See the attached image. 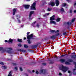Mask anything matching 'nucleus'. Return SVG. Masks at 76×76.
I'll return each mask as SVG.
<instances>
[{
	"label": "nucleus",
	"mask_w": 76,
	"mask_h": 76,
	"mask_svg": "<svg viewBox=\"0 0 76 76\" xmlns=\"http://www.w3.org/2000/svg\"><path fill=\"white\" fill-rule=\"evenodd\" d=\"M12 50V48H6L3 49V51L4 53L6 52L7 53H10V54H12V53H13V51Z\"/></svg>",
	"instance_id": "1"
},
{
	"label": "nucleus",
	"mask_w": 76,
	"mask_h": 76,
	"mask_svg": "<svg viewBox=\"0 0 76 76\" xmlns=\"http://www.w3.org/2000/svg\"><path fill=\"white\" fill-rule=\"evenodd\" d=\"M54 17H55V16L53 15L52 17H51L50 18V23H53V24H56V23L54 21L55 20V19L54 18Z\"/></svg>",
	"instance_id": "2"
},
{
	"label": "nucleus",
	"mask_w": 76,
	"mask_h": 76,
	"mask_svg": "<svg viewBox=\"0 0 76 76\" xmlns=\"http://www.w3.org/2000/svg\"><path fill=\"white\" fill-rule=\"evenodd\" d=\"M27 38L28 39V44L31 43V41H30V39H33V36L32 34H31L30 35L28 36L27 37Z\"/></svg>",
	"instance_id": "3"
},
{
	"label": "nucleus",
	"mask_w": 76,
	"mask_h": 76,
	"mask_svg": "<svg viewBox=\"0 0 76 76\" xmlns=\"http://www.w3.org/2000/svg\"><path fill=\"white\" fill-rule=\"evenodd\" d=\"M69 69V68L65 66H64L63 65L62 66V70L63 72H67V70Z\"/></svg>",
	"instance_id": "4"
},
{
	"label": "nucleus",
	"mask_w": 76,
	"mask_h": 76,
	"mask_svg": "<svg viewBox=\"0 0 76 76\" xmlns=\"http://www.w3.org/2000/svg\"><path fill=\"white\" fill-rule=\"evenodd\" d=\"M36 4H37L36 2H34L33 4L31 7V10H36V9H35V6L36 5Z\"/></svg>",
	"instance_id": "5"
},
{
	"label": "nucleus",
	"mask_w": 76,
	"mask_h": 76,
	"mask_svg": "<svg viewBox=\"0 0 76 76\" xmlns=\"http://www.w3.org/2000/svg\"><path fill=\"white\" fill-rule=\"evenodd\" d=\"M34 12L33 11H31L30 12L29 17V19H30L31 20L32 19V18H31V16H32V14H33V13H34Z\"/></svg>",
	"instance_id": "6"
},
{
	"label": "nucleus",
	"mask_w": 76,
	"mask_h": 76,
	"mask_svg": "<svg viewBox=\"0 0 76 76\" xmlns=\"http://www.w3.org/2000/svg\"><path fill=\"white\" fill-rule=\"evenodd\" d=\"M16 16L17 18V19L18 20V23H20V21L19 19V18H20V16L19 15H16Z\"/></svg>",
	"instance_id": "7"
},
{
	"label": "nucleus",
	"mask_w": 76,
	"mask_h": 76,
	"mask_svg": "<svg viewBox=\"0 0 76 76\" xmlns=\"http://www.w3.org/2000/svg\"><path fill=\"white\" fill-rule=\"evenodd\" d=\"M49 5H50V6H54L55 5V4H54V3L53 1L50 2L49 3Z\"/></svg>",
	"instance_id": "8"
},
{
	"label": "nucleus",
	"mask_w": 76,
	"mask_h": 76,
	"mask_svg": "<svg viewBox=\"0 0 76 76\" xmlns=\"http://www.w3.org/2000/svg\"><path fill=\"white\" fill-rule=\"evenodd\" d=\"M55 3L56 4V6H58L60 2L58 0H55Z\"/></svg>",
	"instance_id": "9"
},
{
	"label": "nucleus",
	"mask_w": 76,
	"mask_h": 76,
	"mask_svg": "<svg viewBox=\"0 0 76 76\" xmlns=\"http://www.w3.org/2000/svg\"><path fill=\"white\" fill-rule=\"evenodd\" d=\"M23 6L26 9H28L30 6V5H24Z\"/></svg>",
	"instance_id": "10"
},
{
	"label": "nucleus",
	"mask_w": 76,
	"mask_h": 76,
	"mask_svg": "<svg viewBox=\"0 0 76 76\" xmlns=\"http://www.w3.org/2000/svg\"><path fill=\"white\" fill-rule=\"evenodd\" d=\"M40 73H45V70L41 69L40 71Z\"/></svg>",
	"instance_id": "11"
},
{
	"label": "nucleus",
	"mask_w": 76,
	"mask_h": 76,
	"mask_svg": "<svg viewBox=\"0 0 76 76\" xmlns=\"http://www.w3.org/2000/svg\"><path fill=\"white\" fill-rule=\"evenodd\" d=\"M16 12V10L15 9H14L13 10V15H15V13Z\"/></svg>",
	"instance_id": "12"
},
{
	"label": "nucleus",
	"mask_w": 76,
	"mask_h": 76,
	"mask_svg": "<svg viewBox=\"0 0 76 76\" xmlns=\"http://www.w3.org/2000/svg\"><path fill=\"white\" fill-rule=\"evenodd\" d=\"M49 15H50V13H46L43 16L44 17H47V16H48Z\"/></svg>",
	"instance_id": "13"
},
{
	"label": "nucleus",
	"mask_w": 76,
	"mask_h": 76,
	"mask_svg": "<svg viewBox=\"0 0 76 76\" xmlns=\"http://www.w3.org/2000/svg\"><path fill=\"white\" fill-rule=\"evenodd\" d=\"M19 51H21V52H23V53H25L26 52V50H22L21 49H19Z\"/></svg>",
	"instance_id": "14"
},
{
	"label": "nucleus",
	"mask_w": 76,
	"mask_h": 76,
	"mask_svg": "<svg viewBox=\"0 0 76 76\" xmlns=\"http://www.w3.org/2000/svg\"><path fill=\"white\" fill-rule=\"evenodd\" d=\"M51 32H55L56 33V32H59V31L57 30L56 31L55 30H51Z\"/></svg>",
	"instance_id": "15"
},
{
	"label": "nucleus",
	"mask_w": 76,
	"mask_h": 76,
	"mask_svg": "<svg viewBox=\"0 0 76 76\" xmlns=\"http://www.w3.org/2000/svg\"><path fill=\"white\" fill-rule=\"evenodd\" d=\"M55 37H56V36L53 35L50 37V38L51 39H55Z\"/></svg>",
	"instance_id": "16"
},
{
	"label": "nucleus",
	"mask_w": 76,
	"mask_h": 76,
	"mask_svg": "<svg viewBox=\"0 0 76 76\" xmlns=\"http://www.w3.org/2000/svg\"><path fill=\"white\" fill-rule=\"evenodd\" d=\"M60 61L61 62V63H63V62H64L65 61V60L64 59H61L60 60Z\"/></svg>",
	"instance_id": "17"
},
{
	"label": "nucleus",
	"mask_w": 76,
	"mask_h": 76,
	"mask_svg": "<svg viewBox=\"0 0 76 76\" xmlns=\"http://www.w3.org/2000/svg\"><path fill=\"white\" fill-rule=\"evenodd\" d=\"M12 41H13V39H10L8 41L9 43H10V42H12Z\"/></svg>",
	"instance_id": "18"
},
{
	"label": "nucleus",
	"mask_w": 76,
	"mask_h": 76,
	"mask_svg": "<svg viewBox=\"0 0 76 76\" xmlns=\"http://www.w3.org/2000/svg\"><path fill=\"white\" fill-rule=\"evenodd\" d=\"M8 76H12V71H10Z\"/></svg>",
	"instance_id": "19"
},
{
	"label": "nucleus",
	"mask_w": 76,
	"mask_h": 76,
	"mask_svg": "<svg viewBox=\"0 0 76 76\" xmlns=\"http://www.w3.org/2000/svg\"><path fill=\"white\" fill-rule=\"evenodd\" d=\"M24 47L26 48H28V46H27L26 45H24Z\"/></svg>",
	"instance_id": "20"
},
{
	"label": "nucleus",
	"mask_w": 76,
	"mask_h": 76,
	"mask_svg": "<svg viewBox=\"0 0 76 76\" xmlns=\"http://www.w3.org/2000/svg\"><path fill=\"white\" fill-rule=\"evenodd\" d=\"M60 20V18H58L56 20V22H59Z\"/></svg>",
	"instance_id": "21"
},
{
	"label": "nucleus",
	"mask_w": 76,
	"mask_h": 76,
	"mask_svg": "<svg viewBox=\"0 0 76 76\" xmlns=\"http://www.w3.org/2000/svg\"><path fill=\"white\" fill-rule=\"evenodd\" d=\"M52 9L50 8H48L47 10L48 11H51Z\"/></svg>",
	"instance_id": "22"
},
{
	"label": "nucleus",
	"mask_w": 76,
	"mask_h": 76,
	"mask_svg": "<svg viewBox=\"0 0 76 76\" xmlns=\"http://www.w3.org/2000/svg\"><path fill=\"white\" fill-rule=\"evenodd\" d=\"M66 6V4H62V6H63V7H64Z\"/></svg>",
	"instance_id": "23"
},
{
	"label": "nucleus",
	"mask_w": 76,
	"mask_h": 76,
	"mask_svg": "<svg viewBox=\"0 0 76 76\" xmlns=\"http://www.w3.org/2000/svg\"><path fill=\"white\" fill-rule=\"evenodd\" d=\"M75 18H73L71 22H74L75 20Z\"/></svg>",
	"instance_id": "24"
},
{
	"label": "nucleus",
	"mask_w": 76,
	"mask_h": 76,
	"mask_svg": "<svg viewBox=\"0 0 76 76\" xmlns=\"http://www.w3.org/2000/svg\"><path fill=\"white\" fill-rule=\"evenodd\" d=\"M36 23L37 22L36 21L34 22L32 24L33 26H35V23Z\"/></svg>",
	"instance_id": "25"
},
{
	"label": "nucleus",
	"mask_w": 76,
	"mask_h": 76,
	"mask_svg": "<svg viewBox=\"0 0 76 76\" xmlns=\"http://www.w3.org/2000/svg\"><path fill=\"white\" fill-rule=\"evenodd\" d=\"M61 11L62 12H64V9L63 8L61 9Z\"/></svg>",
	"instance_id": "26"
},
{
	"label": "nucleus",
	"mask_w": 76,
	"mask_h": 76,
	"mask_svg": "<svg viewBox=\"0 0 76 76\" xmlns=\"http://www.w3.org/2000/svg\"><path fill=\"white\" fill-rule=\"evenodd\" d=\"M22 39H18V41L19 42H22Z\"/></svg>",
	"instance_id": "27"
},
{
	"label": "nucleus",
	"mask_w": 76,
	"mask_h": 76,
	"mask_svg": "<svg viewBox=\"0 0 76 76\" xmlns=\"http://www.w3.org/2000/svg\"><path fill=\"white\" fill-rule=\"evenodd\" d=\"M2 67H3V69H5L7 68L6 66H2Z\"/></svg>",
	"instance_id": "28"
},
{
	"label": "nucleus",
	"mask_w": 76,
	"mask_h": 76,
	"mask_svg": "<svg viewBox=\"0 0 76 76\" xmlns=\"http://www.w3.org/2000/svg\"><path fill=\"white\" fill-rule=\"evenodd\" d=\"M65 64H70V63L68 62H65Z\"/></svg>",
	"instance_id": "29"
},
{
	"label": "nucleus",
	"mask_w": 76,
	"mask_h": 76,
	"mask_svg": "<svg viewBox=\"0 0 76 76\" xmlns=\"http://www.w3.org/2000/svg\"><path fill=\"white\" fill-rule=\"evenodd\" d=\"M68 73H69L70 74H72V72H71V71H70V70H69L68 71Z\"/></svg>",
	"instance_id": "30"
},
{
	"label": "nucleus",
	"mask_w": 76,
	"mask_h": 76,
	"mask_svg": "<svg viewBox=\"0 0 76 76\" xmlns=\"http://www.w3.org/2000/svg\"><path fill=\"white\" fill-rule=\"evenodd\" d=\"M18 45L19 47H21L22 46V45L21 44H18Z\"/></svg>",
	"instance_id": "31"
},
{
	"label": "nucleus",
	"mask_w": 76,
	"mask_h": 76,
	"mask_svg": "<svg viewBox=\"0 0 76 76\" xmlns=\"http://www.w3.org/2000/svg\"><path fill=\"white\" fill-rule=\"evenodd\" d=\"M0 64H1L2 65H3L4 64V63H3V62H0Z\"/></svg>",
	"instance_id": "32"
},
{
	"label": "nucleus",
	"mask_w": 76,
	"mask_h": 76,
	"mask_svg": "<svg viewBox=\"0 0 76 76\" xmlns=\"http://www.w3.org/2000/svg\"><path fill=\"white\" fill-rule=\"evenodd\" d=\"M68 61H69V62H72V59H70L69 60H68Z\"/></svg>",
	"instance_id": "33"
},
{
	"label": "nucleus",
	"mask_w": 76,
	"mask_h": 76,
	"mask_svg": "<svg viewBox=\"0 0 76 76\" xmlns=\"http://www.w3.org/2000/svg\"><path fill=\"white\" fill-rule=\"evenodd\" d=\"M3 50V47H0V51H1V50Z\"/></svg>",
	"instance_id": "34"
},
{
	"label": "nucleus",
	"mask_w": 76,
	"mask_h": 76,
	"mask_svg": "<svg viewBox=\"0 0 76 76\" xmlns=\"http://www.w3.org/2000/svg\"><path fill=\"white\" fill-rule=\"evenodd\" d=\"M20 71H22V67H20Z\"/></svg>",
	"instance_id": "35"
},
{
	"label": "nucleus",
	"mask_w": 76,
	"mask_h": 76,
	"mask_svg": "<svg viewBox=\"0 0 76 76\" xmlns=\"http://www.w3.org/2000/svg\"><path fill=\"white\" fill-rule=\"evenodd\" d=\"M73 74L74 75H76V72H73Z\"/></svg>",
	"instance_id": "36"
},
{
	"label": "nucleus",
	"mask_w": 76,
	"mask_h": 76,
	"mask_svg": "<svg viewBox=\"0 0 76 76\" xmlns=\"http://www.w3.org/2000/svg\"><path fill=\"white\" fill-rule=\"evenodd\" d=\"M74 64H75V68H76V62H74Z\"/></svg>",
	"instance_id": "37"
},
{
	"label": "nucleus",
	"mask_w": 76,
	"mask_h": 76,
	"mask_svg": "<svg viewBox=\"0 0 76 76\" xmlns=\"http://www.w3.org/2000/svg\"><path fill=\"white\" fill-rule=\"evenodd\" d=\"M64 35H66V32H65L63 34Z\"/></svg>",
	"instance_id": "38"
},
{
	"label": "nucleus",
	"mask_w": 76,
	"mask_h": 76,
	"mask_svg": "<svg viewBox=\"0 0 76 76\" xmlns=\"http://www.w3.org/2000/svg\"><path fill=\"white\" fill-rule=\"evenodd\" d=\"M36 26L37 27V28H39V25L37 24V25H36Z\"/></svg>",
	"instance_id": "39"
},
{
	"label": "nucleus",
	"mask_w": 76,
	"mask_h": 76,
	"mask_svg": "<svg viewBox=\"0 0 76 76\" xmlns=\"http://www.w3.org/2000/svg\"><path fill=\"white\" fill-rule=\"evenodd\" d=\"M15 70H18V68L17 67H15Z\"/></svg>",
	"instance_id": "40"
},
{
	"label": "nucleus",
	"mask_w": 76,
	"mask_h": 76,
	"mask_svg": "<svg viewBox=\"0 0 76 76\" xmlns=\"http://www.w3.org/2000/svg\"><path fill=\"white\" fill-rule=\"evenodd\" d=\"M39 72H38V71L36 70V74H38Z\"/></svg>",
	"instance_id": "41"
},
{
	"label": "nucleus",
	"mask_w": 76,
	"mask_h": 76,
	"mask_svg": "<svg viewBox=\"0 0 76 76\" xmlns=\"http://www.w3.org/2000/svg\"><path fill=\"white\" fill-rule=\"evenodd\" d=\"M70 12L71 13H72V10H71L70 11Z\"/></svg>",
	"instance_id": "42"
},
{
	"label": "nucleus",
	"mask_w": 76,
	"mask_h": 76,
	"mask_svg": "<svg viewBox=\"0 0 76 76\" xmlns=\"http://www.w3.org/2000/svg\"><path fill=\"white\" fill-rule=\"evenodd\" d=\"M5 42H8V41H7V40H6L5 41Z\"/></svg>",
	"instance_id": "43"
},
{
	"label": "nucleus",
	"mask_w": 76,
	"mask_h": 76,
	"mask_svg": "<svg viewBox=\"0 0 76 76\" xmlns=\"http://www.w3.org/2000/svg\"><path fill=\"white\" fill-rule=\"evenodd\" d=\"M66 56V55H64L61 56V57H64V56Z\"/></svg>",
	"instance_id": "44"
},
{
	"label": "nucleus",
	"mask_w": 76,
	"mask_h": 76,
	"mask_svg": "<svg viewBox=\"0 0 76 76\" xmlns=\"http://www.w3.org/2000/svg\"><path fill=\"white\" fill-rule=\"evenodd\" d=\"M30 32H28L27 33V35H29V34Z\"/></svg>",
	"instance_id": "45"
},
{
	"label": "nucleus",
	"mask_w": 76,
	"mask_h": 76,
	"mask_svg": "<svg viewBox=\"0 0 76 76\" xmlns=\"http://www.w3.org/2000/svg\"><path fill=\"white\" fill-rule=\"evenodd\" d=\"M74 13H76V10H75L74 11Z\"/></svg>",
	"instance_id": "46"
},
{
	"label": "nucleus",
	"mask_w": 76,
	"mask_h": 76,
	"mask_svg": "<svg viewBox=\"0 0 76 76\" xmlns=\"http://www.w3.org/2000/svg\"><path fill=\"white\" fill-rule=\"evenodd\" d=\"M45 64H46L45 63H42V65H45Z\"/></svg>",
	"instance_id": "47"
},
{
	"label": "nucleus",
	"mask_w": 76,
	"mask_h": 76,
	"mask_svg": "<svg viewBox=\"0 0 76 76\" xmlns=\"http://www.w3.org/2000/svg\"><path fill=\"white\" fill-rule=\"evenodd\" d=\"M59 75H62V74H61V73L60 72L59 73Z\"/></svg>",
	"instance_id": "48"
},
{
	"label": "nucleus",
	"mask_w": 76,
	"mask_h": 76,
	"mask_svg": "<svg viewBox=\"0 0 76 76\" xmlns=\"http://www.w3.org/2000/svg\"><path fill=\"white\" fill-rule=\"evenodd\" d=\"M21 28H23V25L21 26Z\"/></svg>",
	"instance_id": "49"
},
{
	"label": "nucleus",
	"mask_w": 76,
	"mask_h": 76,
	"mask_svg": "<svg viewBox=\"0 0 76 76\" xmlns=\"http://www.w3.org/2000/svg\"><path fill=\"white\" fill-rule=\"evenodd\" d=\"M75 70H76V69H73V71H75Z\"/></svg>",
	"instance_id": "50"
},
{
	"label": "nucleus",
	"mask_w": 76,
	"mask_h": 76,
	"mask_svg": "<svg viewBox=\"0 0 76 76\" xmlns=\"http://www.w3.org/2000/svg\"><path fill=\"white\" fill-rule=\"evenodd\" d=\"M35 72V71H34V70H33L32 71V72Z\"/></svg>",
	"instance_id": "51"
},
{
	"label": "nucleus",
	"mask_w": 76,
	"mask_h": 76,
	"mask_svg": "<svg viewBox=\"0 0 76 76\" xmlns=\"http://www.w3.org/2000/svg\"><path fill=\"white\" fill-rule=\"evenodd\" d=\"M56 35H59V33H58Z\"/></svg>",
	"instance_id": "52"
},
{
	"label": "nucleus",
	"mask_w": 76,
	"mask_h": 76,
	"mask_svg": "<svg viewBox=\"0 0 76 76\" xmlns=\"http://www.w3.org/2000/svg\"><path fill=\"white\" fill-rule=\"evenodd\" d=\"M69 22H68L67 23V24H69Z\"/></svg>",
	"instance_id": "53"
},
{
	"label": "nucleus",
	"mask_w": 76,
	"mask_h": 76,
	"mask_svg": "<svg viewBox=\"0 0 76 76\" xmlns=\"http://www.w3.org/2000/svg\"><path fill=\"white\" fill-rule=\"evenodd\" d=\"M27 1H30V0H26Z\"/></svg>",
	"instance_id": "54"
},
{
	"label": "nucleus",
	"mask_w": 76,
	"mask_h": 76,
	"mask_svg": "<svg viewBox=\"0 0 76 76\" xmlns=\"http://www.w3.org/2000/svg\"><path fill=\"white\" fill-rule=\"evenodd\" d=\"M26 38H25V37H24V39H26Z\"/></svg>",
	"instance_id": "55"
},
{
	"label": "nucleus",
	"mask_w": 76,
	"mask_h": 76,
	"mask_svg": "<svg viewBox=\"0 0 76 76\" xmlns=\"http://www.w3.org/2000/svg\"><path fill=\"white\" fill-rule=\"evenodd\" d=\"M66 1H69V0H66Z\"/></svg>",
	"instance_id": "56"
},
{
	"label": "nucleus",
	"mask_w": 76,
	"mask_h": 76,
	"mask_svg": "<svg viewBox=\"0 0 76 76\" xmlns=\"http://www.w3.org/2000/svg\"><path fill=\"white\" fill-rule=\"evenodd\" d=\"M12 19H14V17H12Z\"/></svg>",
	"instance_id": "57"
},
{
	"label": "nucleus",
	"mask_w": 76,
	"mask_h": 76,
	"mask_svg": "<svg viewBox=\"0 0 76 76\" xmlns=\"http://www.w3.org/2000/svg\"><path fill=\"white\" fill-rule=\"evenodd\" d=\"M69 76H71V75H70Z\"/></svg>",
	"instance_id": "58"
},
{
	"label": "nucleus",
	"mask_w": 76,
	"mask_h": 76,
	"mask_svg": "<svg viewBox=\"0 0 76 76\" xmlns=\"http://www.w3.org/2000/svg\"><path fill=\"white\" fill-rule=\"evenodd\" d=\"M74 53V54H75V53Z\"/></svg>",
	"instance_id": "59"
},
{
	"label": "nucleus",
	"mask_w": 76,
	"mask_h": 76,
	"mask_svg": "<svg viewBox=\"0 0 76 76\" xmlns=\"http://www.w3.org/2000/svg\"><path fill=\"white\" fill-rule=\"evenodd\" d=\"M43 12H44V11H43Z\"/></svg>",
	"instance_id": "60"
}]
</instances>
